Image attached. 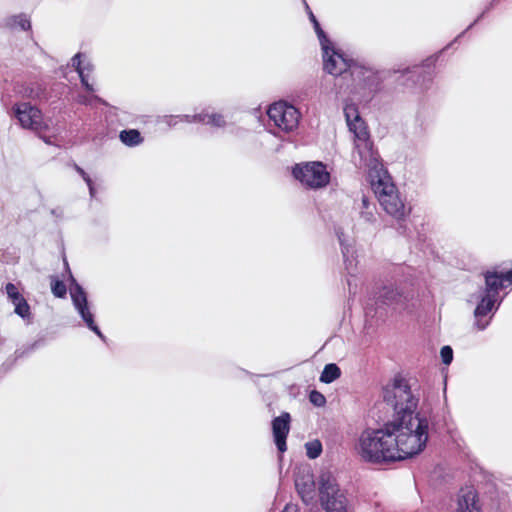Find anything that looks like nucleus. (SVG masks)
Returning <instances> with one entry per match:
<instances>
[{"instance_id": "ddd939ff", "label": "nucleus", "mask_w": 512, "mask_h": 512, "mask_svg": "<svg viewBox=\"0 0 512 512\" xmlns=\"http://www.w3.org/2000/svg\"><path fill=\"white\" fill-rule=\"evenodd\" d=\"M183 119L187 123L199 122L212 128L223 129L228 126V120L225 114L210 109H203L195 115H184Z\"/></svg>"}, {"instance_id": "1a4fd4ad", "label": "nucleus", "mask_w": 512, "mask_h": 512, "mask_svg": "<svg viewBox=\"0 0 512 512\" xmlns=\"http://www.w3.org/2000/svg\"><path fill=\"white\" fill-rule=\"evenodd\" d=\"M14 117L23 129L41 132L48 129L42 111L30 102H19L12 106Z\"/></svg>"}, {"instance_id": "423d86ee", "label": "nucleus", "mask_w": 512, "mask_h": 512, "mask_svg": "<svg viewBox=\"0 0 512 512\" xmlns=\"http://www.w3.org/2000/svg\"><path fill=\"white\" fill-rule=\"evenodd\" d=\"M384 401L393 408L395 417L406 414H416L418 406V397L413 393L407 380L396 376L393 381L387 384L383 389Z\"/></svg>"}, {"instance_id": "c85d7f7f", "label": "nucleus", "mask_w": 512, "mask_h": 512, "mask_svg": "<svg viewBox=\"0 0 512 512\" xmlns=\"http://www.w3.org/2000/svg\"><path fill=\"white\" fill-rule=\"evenodd\" d=\"M442 362L449 365L453 360V350L450 346H443L440 351Z\"/></svg>"}, {"instance_id": "9d476101", "label": "nucleus", "mask_w": 512, "mask_h": 512, "mask_svg": "<svg viewBox=\"0 0 512 512\" xmlns=\"http://www.w3.org/2000/svg\"><path fill=\"white\" fill-rule=\"evenodd\" d=\"M293 175L303 185L314 189L326 186L330 179L326 167L321 162L296 165Z\"/></svg>"}, {"instance_id": "2eb2a0df", "label": "nucleus", "mask_w": 512, "mask_h": 512, "mask_svg": "<svg viewBox=\"0 0 512 512\" xmlns=\"http://www.w3.org/2000/svg\"><path fill=\"white\" fill-rule=\"evenodd\" d=\"M290 422L291 416L288 412H283L272 420L274 442L280 453L287 450L286 439L290 431Z\"/></svg>"}, {"instance_id": "412c9836", "label": "nucleus", "mask_w": 512, "mask_h": 512, "mask_svg": "<svg viewBox=\"0 0 512 512\" xmlns=\"http://www.w3.org/2000/svg\"><path fill=\"white\" fill-rule=\"evenodd\" d=\"M81 57V54H76L73 58H72V66L76 69V71L78 72L79 74V77H80V80H81V83L82 85L85 87V89L89 92H93L94 91V88H93V85L90 84L87 80V75L85 74V68L82 67L83 65V62L81 61L80 59Z\"/></svg>"}, {"instance_id": "bb28decb", "label": "nucleus", "mask_w": 512, "mask_h": 512, "mask_svg": "<svg viewBox=\"0 0 512 512\" xmlns=\"http://www.w3.org/2000/svg\"><path fill=\"white\" fill-rule=\"evenodd\" d=\"M74 167H75V170L81 175L83 180L86 182V184H87V186L89 188L90 196L94 197L95 196V188L93 186L92 179L90 178V176L81 167H79L76 164L74 165Z\"/></svg>"}, {"instance_id": "72a5a7b5", "label": "nucleus", "mask_w": 512, "mask_h": 512, "mask_svg": "<svg viewBox=\"0 0 512 512\" xmlns=\"http://www.w3.org/2000/svg\"><path fill=\"white\" fill-rule=\"evenodd\" d=\"M82 67L85 68V74L89 78L90 73L93 71V65L90 62L83 63ZM89 81V79H87Z\"/></svg>"}, {"instance_id": "c9c22d12", "label": "nucleus", "mask_w": 512, "mask_h": 512, "mask_svg": "<svg viewBox=\"0 0 512 512\" xmlns=\"http://www.w3.org/2000/svg\"><path fill=\"white\" fill-rule=\"evenodd\" d=\"M51 215H53L56 218H62L63 217V210L61 208H54L50 211Z\"/></svg>"}, {"instance_id": "4468645a", "label": "nucleus", "mask_w": 512, "mask_h": 512, "mask_svg": "<svg viewBox=\"0 0 512 512\" xmlns=\"http://www.w3.org/2000/svg\"><path fill=\"white\" fill-rule=\"evenodd\" d=\"M378 300L388 306L405 308L406 302L410 299L396 284H385L378 291Z\"/></svg>"}, {"instance_id": "a211bd4d", "label": "nucleus", "mask_w": 512, "mask_h": 512, "mask_svg": "<svg viewBox=\"0 0 512 512\" xmlns=\"http://www.w3.org/2000/svg\"><path fill=\"white\" fill-rule=\"evenodd\" d=\"M2 26L11 30L19 28L27 31L31 28V22L27 15L17 14L6 17L2 22Z\"/></svg>"}, {"instance_id": "f8f14e48", "label": "nucleus", "mask_w": 512, "mask_h": 512, "mask_svg": "<svg viewBox=\"0 0 512 512\" xmlns=\"http://www.w3.org/2000/svg\"><path fill=\"white\" fill-rule=\"evenodd\" d=\"M70 296L75 310L78 312L86 326L93 331L101 339H105L104 335L94 322V315L91 312L90 305L88 303L87 294L80 284L72 278L70 286Z\"/></svg>"}, {"instance_id": "4c0bfd02", "label": "nucleus", "mask_w": 512, "mask_h": 512, "mask_svg": "<svg viewBox=\"0 0 512 512\" xmlns=\"http://www.w3.org/2000/svg\"><path fill=\"white\" fill-rule=\"evenodd\" d=\"M282 512H295V507L287 505Z\"/></svg>"}, {"instance_id": "aec40b11", "label": "nucleus", "mask_w": 512, "mask_h": 512, "mask_svg": "<svg viewBox=\"0 0 512 512\" xmlns=\"http://www.w3.org/2000/svg\"><path fill=\"white\" fill-rule=\"evenodd\" d=\"M341 375L340 368L334 364L329 363L325 365L321 375H320V381L322 383H332L333 381L337 380Z\"/></svg>"}, {"instance_id": "a19ab883", "label": "nucleus", "mask_w": 512, "mask_h": 512, "mask_svg": "<svg viewBox=\"0 0 512 512\" xmlns=\"http://www.w3.org/2000/svg\"><path fill=\"white\" fill-rule=\"evenodd\" d=\"M347 284L349 286V290L351 291V287H352V281L350 278L347 279Z\"/></svg>"}, {"instance_id": "473e14b6", "label": "nucleus", "mask_w": 512, "mask_h": 512, "mask_svg": "<svg viewBox=\"0 0 512 512\" xmlns=\"http://www.w3.org/2000/svg\"><path fill=\"white\" fill-rule=\"evenodd\" d=\"M183 116L184 115H181V116H166L164 121L169 126H174V125H176L178 123V121L186 122L185 119H183Z\"/></svg>"}, {"instance_id": "9b49d317", "label": "nucleus", "mask_w": 512, "mask_h": 512, "mask_svg": "<svg viewBox=\"0 0 512 512\" xmlns=\"http://www.w3.org/2000/svg\"><path fill=\"white\" fill-rule=\"evenodd\" d=\"M267 114L275 126L284 132H291L298 126L300 113L294 106L286 102L272 104Z\"/></svg>"}, {"instance_id": "393cba45", "label": "nucleus", "mask_w": 512, "mask_h": 512, "mask_svg": "<svg viewBox=\"0 0 512 512\" xmlns=\"http://www.w3.org/2000/svg\"><path fill=\"white\" fill-rule=\"evenodd\" d=\"M51 291L55 297L63 298L67 293V288L63 281L52 279Z\"/></svg>"}, {"instance_id": "f704fd0d", "label": "nucleus", "mask_w": 512, "mask_h": 512, "mask_svg": "<svg viewBox=\"0 0 512 512\" xmlns=\"http://www.w3.org/2000/svg\"><path fill=\"white\" fill-rule=\"evenodd\" d=\"M361 203H362V210H364V209L368 210L369 208L374 206L369 202L368 198L365 196L362 197Z\"/></svg>"}, {"instance_id": "7ed1b4c3", "label": "nucleus", "mask_w": 512, "mask_h": 512, "mask_svg": "<svg viewBox=\"0 0 512 512\" xmlns=\"http://www.w3.org/2000/svg\"><path fill=\"white\" fill-rule=\"evenodd\" d=\"M344 115L349 130L355 136L353 161L358 168L367 170L371 182L373 178H377L376 175L380 176L382 172L387 171L383 168L378 153L373 149L367 127L360 117L357 106L353 103H346Z\"/></svg>"}, {"instance_id": "f03ea898", "label": "nucleus", "mask_w": 512, "mask_h": 512, "mask_svg": "<svg viewBox=\"0 0 512 512\" xmlns=\"http://www.w3.org/2000/svg\"><path fill=\"white\" fill-rule=\"evenodd\" d=\"M512 286V268L508 271H488L485 274V286L469 297V302L476 304L474 309L475 326L484 330L493 314L497 311L503 298L499 291Z\"/></svg>"}, {"instance_id": "4be33fe9", "label": "nucleus", "mask_w": 512, "mask_h": 512, "mask_svg": "<svg viewBox=\"0 0 512 512\" xmlns=\"http://www.w3.org/2000/svg\"><path fill=\"white\" fill-rule=\"evenodd\" d=\"M306 454L310 459H316L322 452V444L319 440H313L305 444Z\"/></svg>"}, {"instance_id": "6ab92c4d", "label": "nucleus", "mask_w": 512, "mask_h": 512, "mask_svg": "<svg viewBox=\"0 0 512 512\" xmlns=\"http://www.w3.org/2000/svg\"><path fill=\"white\" fill-rule=\"evenodd\" d=\"M119 138L122 143L129 147H134L143 142V137L140 132L136 129L123 130L119 134Z\"/></svg>"}, {"instance_id": "ea45409f", "label": "nucleus", "mask_w": 512, "mask_h": 512, "mask_svg": "<svg viewBox=\"0 0 512 512\" xmlns=\"http://www.w3.org/2000/svg\"><path fill=\"white\" fill-rule=\"evenodd\" d=\"M405 73L410 74V75H412V76H414V75H415V71L410 70V69H407V70L405 71Z\"/></svg>"}, {"instance_id": "c756f323", "label": "nucleus", "mask_w": 512, "mask_h": 512, "mask_svg": "<svg viewBox=\"0 0 512 512\" xmlns=\"http://www.w3.org/2000/svg\"><path fill=\"white\" fill-rule=\"evenodd\" d=\"M5 290L10 301L21 295L18 288L13 283H8L5 286Z\"/></svg>"}, {"instance_id": "cd10ccee", "label": "nucleus", "mask_w": 512, "mask_h": 512, "mask_svg": "<svg viewBox=\"0 0 512 512\" xmlns=\"http://www.w3.org/2000/svg\"><path fill=\"white\" fill-rule=\"evenodd\" d=\"M310 402L316 407H322L326 403V399L322 393L319 391L313 390L309 395Z\"/></svg>"}, {"instance_id": "6e6552de", "label": "nucleus", "mask_w": 512, "mask_h": 512, "mask_svg": "<svg viewBox=\"0 0 512 512\" xmlns=\"http://www.w3.org/2000/svg\"><path fill=\"white\" fill-rule=\"evenodd\" d=\"M320 500L327 512H348L346 498L335 479L328 473L320 476Z\"/></svg>"}, {"instance_id": "dca6fc26", "label": "nucleus", "mask_w": 512, "mask_h": 512, "mask_svg": "<svg viewBox=\"0 0 512 512\" xmlns=\"http://www.w3.org/2000/svg\"><path fill=\"white\" fill-rule=\"evenodd\" d=\"M339 243L341 245L342 254L344 257V264L347 274L350 278L355 277L357 274V262L354 259V248L349 240H347L343 233H337Z\"/></svg>"}, {"instance_id": "e433bc0d", "label": "nucleus", "mask_w": 512, "mask_h": 512, "mask_svg": "<svg viewBox=\"0 0 512 512\" xmlns=\"http://www.w3.org/2000/svg\"><path fill=\"white\" fill-rule=\"evenodd\" d=\"M25 300L26 299L22 295H20L19 297H16L15 299H13L11 302L15 307L17 305V303H22Z\"/></svg>"}, {"instance_id": "20e7f679", "label": "nucleus", "mask_w": 512, "mask_h": 512, "mask_svg": "<svg viewBox=\"0 0 512 512\" xmlns=\"http://www.w3.org/2000/svg\"><path fill=\"white\" fill-rule=\"evenodd\" d=\"M355 451L364 462L372 464L398 461L388 423L380 429L364 430L357 440Z\"/></svg>"}, {"instance_id": "7c9ffc66", "label": "nucleus", "mask_w": 512, "mask_h": 512, "mask_svg": "<svg viewBox=\"0 0 512 512\" xmlns=\"http://www.w3.org/2000/svg\"><path fill=\"white\" fill-rule=\"evenodd\" d=\"M101 102V99L97 96H85L79 95L77 98V102L83 105H92L93 102Z\"/></svg>"}, {"instance_id": "b1692460", "label": "nucleus", "mask_w": 512, "mask_h": 512, "mask_svg": "<svg viewBox=\"0 0 512 512\" xmlns=\"http://www.w3.org/2000/svg\"><path fill=\"white\" fill-rule=\"evenodd\" d=\"M296 487L298 489L299 494L305 502L310 501L313 498V482L310 484L305 483L303 487H301L300 483L296 481Z\"/></svg>"}, {"instance_id": "39448f33", "label": "nucleus", "mask_w": 512, "mask_h": 512, "mask_svg": "<svg viewBox=\"0 0 512 512\" xmlns=\"http://www.w3.org/2000/svg\"><path fill=\"white\" fill-rule=\"evenodd\" d=\"M321 49L323 68L327 73L340 76L350 70L353 79L359 82L357 85L368 90L367 96H370L376 90L374 74L370 70L352 66L350 60L337 51L330 40L321 45Z\"/></svg>"}, {"instance_id": "0eeeda50", "label": "nucleus", "mask_w": 512, "mask_h": 512, "mask_svg": "<svg viewBox=\"0 0 512 512\" xmlns=\"http://www.w3.org/2000/svg\"><path fill=\"white\" fill-rule=\"evenodd\" d=\"M377 177L373 178L371 186L380 205L387 214L395 219H404L408 212L391 176L388 172H382Z\"/></svg>"}, {"instance_id": "58836bf2", "label": "nucleus", "mask_w": 512, "mask_h": 512, "mask_svg": "<svg viewBox=\"0 0 512 512\" xmlns=\"http://www.w3.org/2000/svg\"><path fill=\"white\" fill-rule=\"evenodd\" d=\"M41 138H42V139L44 140V142H45V143H47V144H51V143H52V142H51V140H50V138L42 137V136H41Z\"/></svg>"}, {"instance_id": "a878e982", "label": "nucleus", "mask_w": 512, "mask_h": 512, "mask_svg": "<svg viewBox=\"0 0 512 512\" xmlns=\"http://www.w3.org/2000/svg\"><path fill=\"white\" fill-rule=\"evenodd\" d=\"M14 312L23 319H29L31 316L30 306L26 300L22 303H17Z\"/></svg>"}, {"instance_id": "f3484780", "label": "nucleus", "mask_w": 512, "mask_h": 512, "mask_svg": "<svg viewBox=\"0 0 512 512\" xmlns=\"http://www.w3.org/2000/svg\"><path fill=\"white\" fill-rule=\"evenodd\" d=\"M458 512H479L476 493L472 489L462 490L458 497Z\"/></svg>"}, {"instance_id": "2f4dec72", "label": "nucleus", "mask_w": 512, "mask_h": 512, "mask_svg": "<svg viewBox=\"0 0 512 512\" xmlns=\"http://www.w3.org/2000/svg\"><path fill=\"white\" fill-rule=\"evenodd\" d=\"M374 211H375L374 206L369 208L368 210H366V209L361 210V212H360L361 218H363L366 222H374L375 221Z\"/></svg>"}, {"instance_id": "5701e85b", "label": "nucleus", "mask_w": 512, "mask_h": 512, "mask_svg": "<svg viewBox=\"0 0 512 512\" xmlns=\"http://www.w3.org/2000/svg\"><path fill=\"white\" fill-rule=\"evenodd\" d=\"M306 8L309 12V18L311 20V22L313 23V26H314V30L318 36V39H319V42H320V45H324V43H326L327 41H329V39L327 38V36L325 35L324 31L322 30V28L320 27V24L319 22L317 21L316 17L314 16V14L310 11L309 7L306 5Z\"/></svg>"}, {"instance_id": "f257e3e1", "label": "nucleus", "mask_w": 512, "mask_h": 512, "mask_svg": "<svg viewBox=\"0 0 512 512\" xmlns=\"http://www.w3.org/2000/svg\"><path fill=\"white\" fill-rule=\"evenodd\" d=\"M397 460H404L420 454L429 439V421L417 414H406L388 422Z\"/></svg>"}]
</instances>
